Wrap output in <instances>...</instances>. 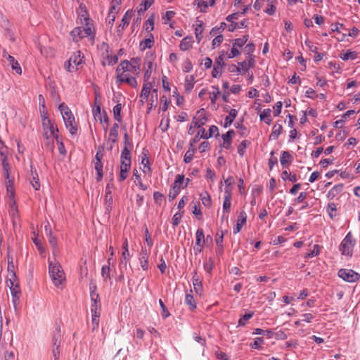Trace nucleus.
<instances>
[{"instance_id": "obj_64", "label": "nucleus", "mask_w": 360, "mask_h": 360, "mask_svg": "<svg viewBox=\"0 0 360 360\" xmlns=\"http://www.w3.org/2000/svg\"><path fill=\"white\" fill-rule=\"evenodd\" d=\"M160 129L164 132L166 131L169 127V117H162L160 124Z\"/></svg>"}, {"instance_id": "obj_21", "label": "nucleus", "mask_w": 360, "mask_h": 360, "mask_svg": "<svg viewBox=\"0 0 360 360\" xmlns=\"http://www.w3.org/2000/svg\"><path fill=\"white\" fill-rule=\"evenodd\" d=\"M201 131L202 134L200 137L205 139H207L212 136H218L219 134L218 127L215 125L210 126L208 132H207L204 128H202Z\"/></svg>"}, {"instance_id": "obj_13", "label": "nucleus", "mask_w": 360, "mask_h": 360, "mask_svg": "<svg viewBox=\"0 0 360 360\" xmlns=\"http://www.w3.org/2000/svg\"><path fill=\"white\" fill-rule=\"evenodd\" d=\"M60 338L61 334L60 329L57 330L53 335L52 338V354L54 358V360H59L60 357Z\"/></svg>"}, {"instance_id": "obj_61", "label": "nucleus", "mask_w": 360, "mask_h": 360, "mask_svg": "<svg viewBox=\"0 0 360 360\" xmlns=\"http://www.w3.org/2000/svg\"><path fill=\"white\" fill-rule=\"evenodd\" d=\"M319 253H320V246L317 244L314 245L313 247V250L306 255L305 258L314 257L315 256L319 255Z\"/></svg>"}, {"instance_id": "obj_35", "label": "nucleus", "mask_w": 360, "mask_h": 360, "mask_svg": "<svg viewBox=\"0 0 360 360\" xmlns=\"http://www.w3.org/2000/svg\"><path fill=\"white\" fill-rule=\"evenodd\" d=\"M282 131L283 126L278 123L275 124L272 127V131L270 134L269 139L271 140H277Z\"/></svg>"}, {"instance_id": "obj_45", "label": "nucleus", "mask_w": 360, "mask_h": 360, "mask_svg": "<svg viewBox=\"0 0 360 360\" xmlns=\"http://www.w3.org/2000/svg\"><path fill=\"white\" fill-rule=\"evenodd\" d=\"M271 110L269 108L264 109L260 114V120L265 122L267 124H270L271 122Z\"/></svg>"}, {"instance_id": "obj_2", "label": "nucleus", "mask_w": 360, "mask_h": 360, "mask_svg": "<svg viewBox=\"0 0 360 360\" xmlns=\"http://www.w3.org/2000/svg\"><path fill=\"white\" fill-rule=\"evenodd\" d=\"M79 19L82 26L75 27L70 32L73 41H78L82 38L87 37L94 40L95 32L92 20L87 17L86 14L82 15Z\"/></svg>"}, {"instance_id": "obj_26", "label": "nucleus", "mask_w": 360, "mask_h": 360, "mask_svg": "<svg viewBox=\"0 0 360 360\" xmlns=\"http://www.w3.org/2000/svg\"><path fill=\"white\" fill-rule=\"evenodd\" d=\"M293 160L292 155L288 151H282L280 162L281 165L285 167L291 164Z\"/></svg>"}, {"instance_id": "obj_6", "label": "nucleus", "mask_w": 360, "mask_h": 360, "mask_svg": "<svg viewBox=\"0 0 360 360\" xmlns=\"http://www.w3.org/2000/svg\"><path fill=\"white\" fill-rule=\"evenodd\" d=\"M102 57V65H113L118 61V57L112 53L111 49L108 44L103 42L99 46Z\"/></svg>"}, {"instance_id": "obj_42", "label": "nucleus", "mask_w": 360, "mask_h": 360, "mask_svg": "<svg viewBox=\"0 0 360 360\" xmlns=\"http://www.w3.org/2000/svg\"><path fill=\"white\" fill-rule=\"evenodd\" d=\"M238 115V110L236 109H231L229 112V115L226 117L224 120V127H228L231 125L234 119Z\"/></svg>"}, {"instance_id": "obj_41", "label": "nucleus", "mask_w": 360, "mask_h": 360, "mask_svg": "<svg viewBox=\"0 0 360 360\" xmlns=\"http://www.w3.org/2000/svg\"><path fill=\"white\" fill-rule=\"evenodd\" d=\"M8 65H11L12 70L15 72L18 75H21L22 69L18 62L15 59L13 56L8 57Z\"/></svg>"}, {"instance_id": "obj_10", "label": "nucleus", "mask_w": 360, "mask_h": 360, "mask_svg": "<svg viewBox=\"0 0 360 360\" xmlns=\"http://www.w3.org/2000/svg\"><path fill=\"white\" fill-rule=\"evenodd\" d=\"M83 56L79 51L75 53L68 60V64L65 65V68L68 72H73L76 71L78 66L82 63Z\"/></svg>"}, {"instance_id": "obj_17", "label": "nucleus", "mask_w": 360, "mask_h": 360, "mask_svg": "<svg viewBox=\"0 0 360 360\" xmlns=\"http://www.w3.org/2000/svg\"><path fill=\"white\" fill-rule=\"evenodd\" d=\"M150 253V249L148 250L145 248H142L139 253V260L141 266L143 271L148 269V256Z\"/></svg>"}, {"instance_id": "obj_52", "label": "nucleus", "mask_w": 360, "mask_h": 360, "mask_svg": "<svg viewBox=\"0 0 360 360\" xmlns=\"http://www.w3.org/2000/svg\"><path fill=\"white\" fill-rule=\"evenodd\" d=\"M250 144V142L248 140H243L238 146V153L240 157H243L245 155L246 148Z\"/></svg>"}, {"instance_id": "obj_59", "label": "nucleus", "mask_w": 360, "mask_h": 360, "mask_svg": "<svg viewBox=\"0 0 360 360\" xmlns=\"http://www.w3.org/2000/svg\"><path fill=\"white\" fill-rule=\"evenodd\" d=\"M54 139H56V141L57 142L58 151H59L60 154L65 155L66 154L67 151H66V149L65 148L64 143H63L62 140L59 138V136H56Z\"/></svg>"}, {"instance_id": "obj_24", "label": "nucleus", "mask_w": 360, "mask_h": 360, "mask_svg": "<svg viewBox=\"0 0 360 360\" xmlns=\"http://www.w3.org/2000/svg\"><path fill=\"white\" fill-rule=\"evenodd\" d=\"M184 302L188 307L191 311H193L196 309L197 304L193 295L192 290H190L189 292H187L186 293Z\"/></svg>"}, {"instance_id": "obj_38", "label": "nucleus", "mask_w": 360, "mask_h": 360, "mask_svg": "<svg viewBox=\"0 0 360 360\" xmlns=\"http://www.w3.org/2000/svg\"><path fill=\"white\" fill-rule=\"evenodd\" d=\"M0 155L1 157V162H2V167L3 170L6 171V173H8V168H9L10 165L7 162V153H6V148L1 147L0 148Z\"/></svg>"}, {"instance_id": "obj_53", "label": "nucleus", "mask_w": 360, "mask_h": 360, "mask_svg": "<svg viewBox=\"0 0 360 360\" xmlns=\"http://www.w3.org/2000/svg\"><path fill=\"white\" fill-rule=\"evenodd\" d=\"M108 264L107 265H104L101 268V276L104 281H106L108 279L110 278V268Z\"/></svg>"}, {"instance_id": "obj_1", "label": "nucleus", "mask_w": 360, "mask_h": 360, "mask_svg": "<svg viewBox=\"0 0 360 360\" xmlns=\"http://www.w3.org/2000/svg\"><path fill=\"white\" fill-rule=\"evenodd\" d=\"M139 74V72L134 70V68L129 65L127 60H122L116 69L117 82L127 83L131 86L136 88L138 83L135 76Z\"/></svg>"}, {"instance_id": "obj_32", "label": "nucleus", "mask_w": 360, "mask_h": 360, "mask_svg": "<svg viewBox=\"0 0 360 360\" xmlns=\"http://www.w3.org/2000/svg\"><path fill=\"white\" fill-rule=\"evenodd\" d=\"M120 164H126L131 166V153L127 146H124L121 153Z\"/></svg>"}, {"instance_id": "obj_48", "label": "nucleus", "mask_w": 360, "mask_h": 360, "mask_svg": "<svg viewBox=\"0 0 360 360\" xmlns=\"http://www.w3.org/2000/svg\"><path fill=\"white\" fill-rule=\"evenodd\" d=\"M343 188L342 184H338L334 186L328 193V197L330 198H335L337 195H338L340 192H342Z\"/></svg>"}, {"instance_id": "obj_63", "label": "nucleus", "mask_w": 360, "mask_h": 360, "mask_svg": "<svg viewBox=\"0 0 360 360\" xmlns=\"http://www.w3.org/2000/svg\"><path fill=\"white\" fill-rule=\"evenodd\" d=\"M140 58H133L129 61L128 60V63L129 65L134 68L135 71H138L139 72L140 70Z\"/></svg>"}, {"instance_id": "obj_11", "label": "nucleus", "mask_w": 360, "mask_h": 360, "mask_svg": "<svg viewBox=\"0 0 360 360\" xmlns=\"http://www.w3.org/2000/svg\"><path fill=\"white\" fill-rule=\"evenodd\" d=\"M338 275L345 281L349 283L356 282L360 279V274L352 269H341L338 271Z\"/></svg>"}, {"instance_id": "obj_55", "label": "nucleus", "mask_w": 360, "mask_h": 360, "mask_svg": "<svg viewBox=\"0 0 360 360\" xmlns=\"http://www.w3.org/2000/svg\"><path fill=\"white\" fill-rule=\"evenodd\" d=\"M254 335H263L271 338L274 335V332L271 330H263L262 328H255L252 333Z\"/></svg>"}, {"instance_id": "obj_54", "label": "nucleus", "mask_w": 360, "mask_h": 360, "mask_svg": "<svg viewBox=\"0 0 360 360\" xmlns=\"http://www.w3.org/2000/svg\"><path fill=\"white\" fill-rule=\"evenodd\" d=\"M212 88L214 89V91L210 92V98L212 103H215L221 92L219 91V88L217 86H212Z\"/></svg>"}, {"instance_id": "obj_9", "label": "nucleus", "mask_w": 360, "mask_h": 360, "mask_svg": "<svg viewBox=\"0 0 360 360\" xmlns=\"http://www.w3.org/2000/svg\"><path fill=\"white\" fill-rule=\"evenodd\" d=\"M104 153H103V149L102 148H99L95 155V160H94V168L96 172V180L98 181H100L102 180L103 176V162L102 160L103 158Z\"/></svg>"}, {"instance_id": "obj_58", "label": "nucleus", "mask_w": 360, "mask_h": 360, "mask_svg": "<svg viewBox=\"0 0 360 360\" xmlns=\"http://www.w3.org/2000/svg\"><path fill=\"white\" fill-rule=\"evenodd\" d=\"M214 268V261L213 259L210 257L209 258V259L205 262L204 264H203V269L204 270L208 273V274H211L212 269Z\"/></svg>"}, {"instance_id": "obj_39", "label": "nucleus", "mask_w": 360, "mask_h": 360, "mask_svg": "<svg viewBox=\"0 0 360 360\" xmlns=\"http://www.w3.org/2000/svg\"><path fill=\"white\" fill-rule=\"evenodd\" d=\"M152 87L153 84L151 82H145L140 94V98H143V99H148L150 93L151 92Z\"/></svg>"}, {"instance_id": "obj_62", "label": "nucleus", "mask_w": 360, "mask_h": 360, "mask_svg": "<svg viewBox=\"0 0 360 360\" xmlns=\"http://www.w3.org/2000/svg\"><path fill=\"white\" fill-rule=\"evenodd\" d=\"M159 304L162 309L161 315H162V318L167 319V317H169L170 316V313H169L168 309L165 305L163 301L161 299L159 300Z\"/></svg>"}, {"instance_id": "obj_44", "label": "nucleus", "mask_w": 360, "mask_h": 360, "mask_svg": "<svg viewBox=\"0 0 360 360\" xmlns=\"http://www.w3.org/2000/svg\"><path fill=\"white\" fill-rule=\"evenodd\" d=\"M205 243V234L202 229H198L195 233V244L198 246L204 245Z\"/></svg>"}, {"instance_id": "obj_51", "label": "nucleus", "mask_w": 360, "mask_h": 360, "mask_svg": "<svg viewBox=\"0 0 360 360\" xmlns=\"http://www.w3.org/2000/svg\"><path fill=\"white\" fill-rule=\"evenodd\" d=\"M357 57V53L355 51H347L346 53H341L340 58L346 61L348 60H354Z\"/></svg>"}, {"instance_id": "obj_47", "label": "nucleus", "mask_w": 360, "mask_h": 360, "mask_svg": "<svg viewBox=\"0 0 360 360\" xmlns=\"http://www.w3.org/2000/svg\"><path fill=\"white\" fill-rule=\"evenodd\" d=\"M248 39H249V35H248V34L243 35L240 38H237V39H234L233 46L238 49V48L243 47L247 43Z\"/></svg>"}, {"instance_id": "obj_30", "label": "nucleus", "mask_w": 360, "mask_h": 360, "mask_svg": "<svg viewBox=\"0 0 360 360\" xmlns=\"http://www.w3.org/2000/svg\"><path fill=\"white\" fill-rule=\"evenodd\" d=\"M49 243L52 248V254L55 257L59 252V249L58 247V242L56 238L53 235V233L51 235H47Z\"/></svg>"}, {"instance_id": "obj_5", "label": "nucleus", "mask_w": 360, "mask_h": 360, "mask_svg": "<svg viewBox=\"0 0 360 360\" xmlns=\"http://www.w3.org/2000/svg\"><path fill=\"white\" fill-rule=\"evenodd\" d=\"M41 113L44 136L48 140L52 137L55 139L56 136H58V128L56 124L48 117L44 111H41Z\"/></svg>"}, {"instance_id": "obj_20", "label": "nucleus", "mask_w": 360, "mask_h": 360, "mask_svg": "<svg viewBox=\"0 0 360 360\" xmlns=\"http://www.w3.org/2000/svg\"><path fill=\"white\" fill-rule=\"evenodd\" d=\"M224 197L223 202V212H230L231 206V189L225 188Z\"/></svg>"}, {"instance_id": "obj_23", "label": "nucleus", "mask_w": 360, "mask_h": 360, "mask_svg": "<svg viewBox=\"0 0 360 360\" xmlns=\"http://www.w3.org/2000/svg\"><path fill=\"white\" fill-rule=\"evenodd\" d=\"M8 199L9 213L12 217H17L18 215V209L16 202L14 198V195L12 197L7 196Z\"/></svg>"}, {"instance_id": "obj_43", "label": "nucleus", "mask_w": 360, "mask_h": 360, "mask_svg": "<svg viewBox=\"0 0 360 360\" xmlns=\"http://www.w3.org/2000/svg\"><path fill=\"white\" fill-rule=\"evenodd\" d=\"M130 168V165H127L126 164H120V172L118 179L120 181H122L127 179Z\"/></svg>"}, {"instance_id": "obj_12", "label": "nucleus", "mask_w": 360, "mask_h": 360, "mask_svg": "<svg viewBox=\"0 0 360 360\" xmlns=\"http://www.w3.org/2000/svg\"><path fill=\"white\" fill-rule=\"evenodd\" d=\"M96 287L94 286V289L91 288L90 297H91V314H101V301L98 293L96 291Z\"/></svg>"}, {"instance_id": "obj_7", "label": "nucleus", "mask_w": 360, "mask_h": 360, "mask_svg": "<svg viewBox=\"0 0 360 360\" xmlns=\"http://www.w3.org/2000/svg\"><path fill=\"white\" fill-rule=\"evenodd\" d=\"M356 244V240L353 238L351 232H349L342 240L339 250L342 255L351 257L353 255V249Z\"/></svg>"}, {"instance_id": "obj_33", "label": "nucleus", "mask_w": 360, "mask_h": 360, "mask_svg": "<svg viewBox=\"0 0 360 360\" xmlns=\"http://www.w3.org/2000/svg\"><path fill=\"white\" fill-rule=\"evenodd\" d=\"M118 129L119 124L118 123H114L112 128L110 130L108 135V141H111L112 143L117 142V136H118Z\"/></svg>"}, {"instance_id": "obj_56", "label": "nucleus", "mask_w": 360, "mask_h": 360, "mask_svg": "<svg viewBox=\"0 0 360 360\" xmlns=\"http://www.w3.org/2000/svg\"><path fill=\"white\" fill-rule=\"evenodd\" d=\"M141 165H143L141 169L144 174H148L151 172V169L149 166V160L147 157L145 156L142 158Z\"/></svg>"}, {"instance_id": "obj_8", "label": "nucleus", "mask_w": 360, "mask_h": 360, "mask_svg": "<svg viewBox=\"0 0 360 360\" xmlns=\"http://www.w3.org/2000/svg\"><path fill=\"white\" fill-rule=\"evenodd\" d=\"M7 285L9 287L11 290V292L13 297V303L15 308L16 305L19 302L21 291L16 276L13 272L10 274V278L7 281Z\"/></svg>"}, {"instance_id": "obj_25", "label": "nucleus", "mask_w": 360, "mask_h": 360, "mask_svg": "<svg viewBox=\"0 0 360 360\" xmlns=\"http://www.w3.org/2000/svg\"><path fill=\"white\" fill-rule=\"evenodd\" d=\"M184 183V176L182 174H177L175 177V180L172 186V187L180 192L181 188H184L187 186V184Z\"/></svg>"}, {"instance_id": "obj_3", "label": "nucleus", "mask_w": 360, "mask_h": 360, "mask_svg": "<svg viewBox=\"0 0 360 360\" xmlns=\"http://www.w3.org/2000/svg\"><path fill=\"white\" fill-rule=\"evenodd\" d=\"M49 263V274L56 288H62L65 282V275L60 264L55 259L51 260L50 258L48 259Z\"/></svg>"}, {"instance_id": "obj_37", "label": "nucleus", "mask_w": 360, "mask_h": 360, "mask_svg": "<svg viewBox=\"0 0 360 360\" xmlns=\"http://www.w3.org/2000/svg\"><path fill=\"white\" fill-rule=\"evenodd\" d=\"M31 176H32V177L30 179L31 185L32 186V187L34 188V190L39 191L40 189L41 185L39 183L38 174H37L36 169H34V171L32 169L31 170Z\"/></svg>"}, {"instance_id": "obj_19", "label": "nucleus", "mask_w": 360, "mask_h": 360, "mask_svg": "<svg viewBox=\"0 0 360 360\" xmlns=\"http://www.w3.org/2000/svg\"><path fill=\"white\" fill-rule=\"evenodd\" d=\"M192 282L195 293L199 296H202L203 295V286L202 281L200 279L195 271L193 272Z\"/></svg>"}, {"instance_id": "obj_40", "label": "nucleus", "mask_w": 360, "mask_h": 360, "mask_svg": "<svg viewBox=\"0 0 360 360\" xmlns=\"http://www.w3.org/2000/svg\"><path fill=\"white\" fill-rule=\"evenodd\" d=\"M154 0H143L141 4L137 8V12L139 15L143 14V13L152 6Z\"/></svg>"}, {"instance_id": "obj_46", "label": "nucleus", "mask_w": 360, "mask_h": 360, "mask_svg": "<svg viewBox=\"0 0 360 360\" xmlns=\"http://www.w3.org/2000/svg\"><path fill=\"white\" fill-rule=\"evenodd\" d=\"M227 58V52L225 51H221L219 56L215 59V64L221 67H224L225 60Z\"/></svg>"}, {"instance_id": "obj_14", "label": "nucleus", "mask_w": 360, "mask_h": 360, "mask_svg": "<svg viewBox=\"0 0 360 360\" xmlns=\"http://www.w3.org/2000/svg\"><path fill=\"white\" fill-rule=\"evenodd\" d=\"M192 122L193 126L197 128H200L206 124L207 122V117L205 115L204 108H201L197 112V114L193 118Z\"/></svg>"}, {"instance_id": "obj_34", "label": "nucleus", "mask_w": 360, "mask_h": 360, "mask_svg": "<svg viewBox=\"0 0 360 360\" xmlns=\"http://www.w3.org/2000/svg\"><path fill=\"white\" fill-rule=\"evenodd\" d=\"M122 248L123 250V252L122 254L123 260L122 261V262L123 263L124 262L125 264H127V262L129 260L130 257H131L129 252V244H128L127 238H125L124 240L122 245Z\"/></svg>"}, {"instance_id": "obj_22", "label": "nucleus", "mask_w": 360, "mask_h": 360, "mask_svg": "<svg viewBox=\"0 0 360 360\" xmlns=\"http://www.w3.org/2000/svg\"><path fill=\"white\" fill-rule=\"evenodd\" d=\"M133 13L131 11H127L125 14L123 15L122 19L121 20V23L117 27V32H122L124 29L127 27L130 22V18Z\"/></svg>"}, {"instance_id": "obj_57", "label": "nucleus", "mask_w": 360, "mask_h": 360, "mask_svg": "<svg viewBox=\"0 0 360 360\" xmlns=\"http://www.w3.org/2000/svg\"><path fill=\"white\" fill-rule=\"evenodd\" d=\"M254 315L253 312L244 314L239 320L237 327L244 326L246 324V321L251 319Z\"/></svg>"}, {"instance_id": "obj_16", "label": "nucleus", "mask_w": 360, "mask_h": 360, "mask_svg": "<svg viewBox=\"0 0 360 360\" xmlns=\"http://www.w3.org/2000/svg\"><path fill=\"white\" fill-rule=\"evenodd\" d=\"M10 169L11 167H9V168H8L7 174L5 170H3V172L6 186L7 196L12 197L13 195H15V193L13 189V179L10 176Z\"/></svg>"}, {"instance_id": "obj_49", "label": "nucleus", "mask_w": 360, "mask_h": 360, "mask_svg": "<svg viewBox=\"0 0 360 360\" xmlns=\"http://www.w3.org/2000/svg\"><path fill=\"white\" fill-rule=\"evenodd\" d=\"M121 110H122V104L121 103H117L116 105L114 106L113 110H112L114 119L118 122H120L122 119V116H121Z\"/></svg>"}, {"instance_id": "obj_50", "label": "nucleus", "mask_w": 360, "mask_h": 360, "mask_svg": "<svg viewBox=\"0 0 360 360\" xmlns=\"http://www.w3.org/2000/svg\"><path fill=\"white\" fill-rule=\"evenodd\" d=\"M196 149L193 147H189V149L186 152L184 157V161L186 163H189L193 160V155L195 153Z\"/></svg>"}, {"instance_id": "obj_28", "label": "nucleus", "mask_w": 360, "mask_h": 360, "mask_svg": "<svg viewBox=\"0 0 360 360\" xmlns=\"http://www.w3.org/2000/svg\"><path fill=\"white\" fill-rule=\"evenodd\" d=\"M195 85V77L186 75L184 80V89L186 94H190Z\"/></svg>"}, {"instance_id": "obj_15", "label": "nucleus", "mask_w": 360, "mask_h": 360, "mask_svg": "<svg viewBox=\"0 0 360 360\" xmlns=\"http://www.w3.org/2000/svg\"><path fill=\"white\" fill-rule=\"evenodd\" d=\"M255 64V57L254 56H248L247 60H244L242 62L238 63V65L239 67V70H241L240 75H245L248 72V70L253 68Z\"/></svg>"}, {"instance_id": "obj_18", "label": "nucleus", "mask_w": 360, "mask_h": 360, "mask_svg": "<svg viewBox=\"0 0 360 360\" xmlns=\"http://www.w3.org/2000/svg\"><path fill=\"white\" fill-rule=\"evenodd\" d=\"M247 221V214L244 210L240 212L236 221V225L233 229V234L238 233L242 227L246 224Z\"/></svg>"}, {"instance_id": "obj_60", "label": "nucleus", "mask_w": 360, "mask_h": 360, "mask_svg": "<svg viewBox=\"0 0 360 360\" xmlns=\"http://www.w3.org/2000/svg\"><path fill=\"white\" fill-rule=\"evenodd\" d=\"M145 30L148 32H150L154 29V18L153 17H150L146 21L144 25Z\"/></svg>"}, {"instance_id": "obj_29", "label": "nucleus", "mask_w": 360, "mask_h": 360, "mask_svg": "<svg viewBox=\"0 0 360 360\" xmlns=\"http://www.w3.org/2000/svg\"><path fill=\"white\" fill-rule=\"evenodd\" d=\"M193 44V37L187 36L181 40V41L179 44V48L181 51H186L192 47Z\"/></svg>"}, {"instance_id": "obj_36", "label": "nucleus", "mask_w": 360, "mask_h": 360, "mask_svg": "<svg viewBox=\"0 0 360 360\" xmlns=\"http://www.w3.org/2000/svg\"><path fill=\"white\" fill-rule=\"evenodd\" d=\"M234 134L233 130H229L226 134L222 135L223 147L229 149L231 147V137Z\"/></svg>"}, {"instance_id": "obj_31", "label": "nucleus", "mask_w": 360, "mask_h": 360, "mask_svg": "<svg viewBox=\"0 0 360 360\" xmlns=\"http://www.w3.org/2000/svg\"><path fill=\"white\" fill-rule=\"evenodd\" d=\"M112 184H108L105 191V201L107 207H110L112 204L113 199L112 195Z\"/></svg>"}, {"instance_id": "obj_27", "label": "nucleus", "mask_w": 360, "mask_h": 360, "mask_svg": "<svg viewBox=\"0 0 360 360\" xmlns=\"http://www.w3.org/2000/svg\"><path fill=\"white\" fill-rule=\"evenodd\" d=\"M154 37L152 34H150L148 37L142 40L139 44V48L141 51H144L146 49H150L154 45Z\"/></svg>"}, {"instance_id": "obj_4", "label": "nucleus", "mask_w": 360, "mask_h": 360, "mask_svg": "<svg viewBox=\"0 0 360 360\" xmlns=\"http://www.w3.org/2000/svg\"><path fill=\"white\" fill-rule=\"evenodd\" d=\"M58 110L60 112L65 127L70 134L71 135L77 134L78 128L71 110L64 103L60 104Z\"/></svg>"}]
</instances>
